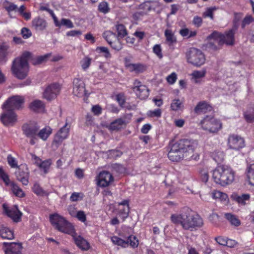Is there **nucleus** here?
<instances>
[{
    "mask_svg": "<svg viewBox=\"0 0 254 254\" xmlns=\"http://www.w3.org/2000/svg\"><path fill=\"white\" fill-rule=\"evenodd\" d=\"M170 219L172 223L180 225L185 230L193 231L203 225L202 218L187 207L182 208L179 214H172Z\"/></svg>",
    "mask_w": 254,
    "mask_h": 254,
    "instance_id": "1",
    "label": "nucleus"
},
{
    "mask_svg": "<svg viewBox=\"0 0 254 254\" xmlns=\"http://www.w3.org/2000/svg\"><path fill=\"white\" fill-rule=\"evenodd\" d=\"M198 145L197 141L191 139H182L170 144L168 157L173 162L182 160L187 153L191 154Z\"/></svg>",
    "mask_w": 254,
    "mask_h": 254,
    "instance_id": "2",
    "label": "nucleus"
},
{
    "mask_svg": "<svg viewBox=\"0 0 254 254\" xmlns=\"http://www.w3.org/2000/svg\"><path fill=\"white\" fill-rule=\"evenodd\" d=\"M30 56V52H24L20 56L16 58L12 62L11 71L15 77L19 79L25 78L29 71L27 59Z\"/></svg>",
    "mask_w": 254,
    "mask_h": 254,
    "instance_id": "3",
    "label": "nucleus"
},
{
    "mask_svg": "<svg viewBox=\"0 0 254 254\" xmlns=\"http://www.w3.org/2000/svg\"><path fill=\"white\" fill-rule=\"evenodd\" d=\"M212 178L216 184L224 187L231 184L233 182L235 172L228 166H218L213 170Z\"/></svg>",
    "mask_w": 254,
    "mask_h": 254,
    "instance_id": "4",
    "label": "nucleus"
},
{
    "mask_svg": "<svg viewBox=\"0 0 254 254\" xmlns=\"http://www.w3.org/2000/svg\"><path fill=\"white\" fill-rule=\"evenodd\" d=\"M49 219L52 225L58 231L67 234H72L74 232L71 224L59 214H50Z\"/></svg>",
    "mask_w": 254,
    "mask_h": 254,
    "instance_id": "5",
    "label": "nucleus"
},
{
    "mask_svg": "<svg viewBox=\"0 0 254 254\" xmlns=\"http://www.w3.org/2000/svg\"><path fill=\"white\" fill-rule=\"evenodd\" d=\"M187 62L196 67H200L205 62V57L203 52L195 48H191L186 53Z\"/></svg>",
    "mask_w": 254,
    "mask_h": 254,
    "instance_id": "6",
    "label": "nucleus"
},
{
    "mask_svg": "<svg viewBox=\"0 0 254 254\" xmlns=\"http://www.w3.org/2000/svg\"><path fill=\"white\" fill-rule=\"evenodd\" d=\"M235 33L232 31L228 30L224 34H221L217 31H214L207 37L208 39H214L218 45L225 44L227 45H233L235 42Z\"/></svg>",
    "mask_w": 254,
    "mask_h": 254,
    "instance_id": "7",
    "label": "nucleus"
},
{
    "mask_svg": "<svg viewBox=\"0 0 254 254\" xmlns=\"http://www.w3.org/2000/svg\"><path fill=\"white\" fill-rule=\"evenodd\" d=\"M2 112L0 116V120L5 127H13L17 122V115L11 109L1 108Z\"/></svg>",
    "mask_w": 254,
    "mask_h": 254,
    "instance_id": "8",
    "label": "nucleus"
},
{
    "mask_svg": "<svg viewBox=\"0 0 254 254\" xmlns=\"http://www.w3.org/2000/svg\"><path fill=\"white\" fill-rule=\"evenodd\" d=\"M21 129L25 136L30 138V144L34 145L36 140L37 139V133L39 126L36 124L26 123L22 126Z\"/></svg>",
    "mask_w": 254,
    "mask_h": 254,
    "instance_id": "9",
    "label": "nucleus"
},
{
    "mask_svg": "<svg viewBox=\"0 0 254 254\" xmlns=\"http://www.w3.org/2000/svg\"><path fill=\"white\" fill-rule=\"evenodd\" d=\"M200 124L203 129L210 132H216L222 127V124L219 120L209 116L205 117Z\"/></svg>",
    "mask_w": 254,
    "mask_h": 254,
    "instance_id": "10",
    "label": "nucleus"
},
{
    "mask_svg": "<svg viewBox=\"0 0 254 254\" xmlns=\"http://www.w3.org/2000/svg\"><path fill=\"white\" fill-rule=\"evenodd\" d=\"M24 103V98L20 95H13L9 97L2 104L1 108H7L14 110L22 108Z\"/></svg>",
    "mask_w": 254,
    "mask_h": 254,
    "instance_id": "11",
    "label": "nucleus"
},
{
    "mask_svg": "<svg viewBox=\"0 0 254 254\" xmlns=\"http://www.w3.org/2000/svg\"><path fill=\"white\" fill-rule=\"evenodd\" d=\"M70 126L68 127V124L65 123L64 125L61 127L54 136L52 145L56 148H58L63 141L66 139L69 135Z\"/></svg>",
    "mask_w": 254,
    "mask_h": 254,
    "instance_id": "12",
    "label": "nucleus"
},
{
    "mask_svg": "<svg viewBox=\"0 0 254 254\" xmlns=\"http://www.w3.org/2000/svg\"><path fill=\"white\" fill-rule=\"evenodd\" d=\"M103 37L113 49L117 51L122 49L123 45L120 41L121 38H118L115 33L111 31H106L103 33Z\"/></svg>",
    "mask_w": 254,
    "mask_h": 254,
    "instance_id": "13",
    "label": "nucleus"
},
{
    "mask_svg": "<svg viewBox=\"0 0 254 254\" xmlns=\"http://www.w3.org/2000/svg\"><path fill=\"white\" fill-rule=\"evenodd\" d=\"M132 89L136 96L141 100L146 99L149 95L148 88L137 79L134 81Z\"/></svg>",
    "mask_w": 254,
    "mask_h": 254,
    "instance_id": "14",
    "label": "nucleus"
},
{
    "mask_svg": "<svg viewBox=\"0 0 254 254\" xmlns=\"http://www.w3.org/2000/svg\"><path fill=\"white\" fill-rule=\"evenodd\" d=\"M2 207L4 213L13 221L17 222L20 221L22 213L19 210L17 205H15L12 207H8L6 204H3Z\"/></svg>",
    "mask_w": 254,
    "mask_h": 254,
    "instance_id": "15",
    "label": "nucleus"
},
{
    "mask_svg": "<svg viewBox=\"0 0 254 254\" xmlns=\"http://www.w3.org/2000/svg\"><path fill=\"white\" fill-rule=\"evenodd\" d=\"M72 93L78 97H83L86 94L85 85L82 79L78 78L73 79Z\"/></svg>",
    "mask_w": 254,
    "mask_h": 254,
    "instance_id": "16",
    "label": "nucleus"
},
{
    "mask_svg": "<svg viewBox=\"0 0 254 254\" xmlns=\"http://www.w3.org/2000/svg\"><path fill=\"white\" fill-rule=\"evenodd\" d=\"M228 143L230 148L236 150H239L245 146L244 138L237 135H230L228 138Z\"/></svg>",
    "mask_w": 254,
    "mask_h": 254,
    "instance_id": "17",
    "label": "nucleus"
},
{
    "mask_svg": "<svg viewBox=\"0 0 254 254\" xmlns=\"http://www.w3.org/2000/svg\"><path fill=\"white\" fill-rule=\"evenodd\" d=\"M60 91V87L59 84H52L46 88L43 93V97L47 100L51 101L57 97Z\"/></svg>",
    "mask_w": 254,
    "mask_h": 254,
    "instance_id": "18",
    "label": "nucleus"
},
{
    "mask_svg": "<svg viewBox=\"0 0 254 254\" xmlns=\"http://www.w3.org/2000/svg\"><path fill=\"white\" fill-rule=\"evenodd\" d=\"M97 184L99 186L104 188L109 186L114 181L112 175L109 172L103 171L98 176Z\"/></svg>",
    "mask_w": 254,
    "mask_h": 254,
    "instance_id": "19",
    "label": "nucleus"
},
{
    "mask_svg": "<svg viewBox=\"0 0 254 254\" xmlns=\"http://www.w3.org/2000/svg\"><path fill=\"white\" fill-rule=\"evenodd\" d=\"M47 26V21L40 16L35 17L31 21V28L36 32H42L46 30Z\"/></svg>",
    "mask_w": 254,
    "mask_h": 254,
    "instance_id": "20",
    "label": "nucleus"
},
{
    "mask_svg": "<svg viewBox=\"0 0 254 254\" xmlns=\"http://www.w3.org/2000/svg\"><path fill=\"white\" fill-rule=\"evenodd\" d=\"M17 180L21 182L23 185L27 186L29 183V172L27 166H22L15 172Z\"/></svg>",
    "mask_w": 254,
    "mask_h": 254,
    "instance_id": "21",
    "label": "nucleus"
},
{
    "mask_svg": "<svg viewBox=\"0 0 254 254\" xmlns=\"http://www.w3.org/2000/svg\"><path fill=\"white\" fill-rule=\"evenodd\" d=\"M159 6V3L156 0H146L138 5L137 8L142 10L144 14L151 10H155Z\"/></svg>",
    "mask_w": 254,
    "mask_h": 254,
    "instance_id": "22",
    "label": "nucleus"
},
{
    "mask_svg": "<svg viewBox=\"0 0 254 254\" xmlns=\"http://www.w3.org/2000/svg\"><path fill=\"white\" fill-rule=\"evenodd\" d=\"M4 252H10L13 254H21L22 245L17 243H3Z\"/></svg>",
    "mask_w": 254,
    "mask_h": 254,
    "instance_id": "23",
    "label": "nucleus"
},
{
    "mask_svg": "<svg viewBox=\"0 0 254 254\" xmlns=\"http://www.w3.org/2000/svg\"><path fill=\"white\" fill-rule=\"evenodd\" d=\"M212 109L211 106L206 101H200L198 103L194 109V111L196 114L205 113L207 111H210Z\"/></svg>",
    "mask_w": 254,
    "mask_h": 254,
    "instance_id": "24",
    "label": "nucleus"
},
{
    "mask_svg": "<svg viewBox=\"0 0 254 254\" xmlns=\"http://www.w3.org/2000/svg\"><path fill=\"white\" fill-rule=\"evenodd\" d=\"M0 236L3 239L12 240L14 238L13 232L1 224H0Z\"/></svg>",
    "mask_w": 254,
    "mask_h": 254,
    "instance_id": "25",
    "label": "nucleus"
},
{
    "mask_svg": "<svg viewBox=\"0 0 254 254\" xmlns=\"http://www.w3.org/2000/svg\"><path fill=\"white\" fill-rule=\"evenodd\" d=\"M74 242L77 246L83 251H87L90 248L89 242L81 236L74 238Z\"/></svg>",
    "mask_w": 254,
    "mask_h": 254,
    "instance_id": "26",
    "label": "nucleus"
},
{
    "mask_svg": "<svg viewBox=\"0 0 254 254\" xmlns=\"http://www.w3.org/2000/svg\"><path fill=\"white\" fill-rule=\"evenodd\" d=\"M48 57L47 55L40 56H34L32 55V53H30V56L27 59V62L29 61L33 65H37L45 62L47 60Z\"/></svg>",
    "mask_w": 254,
    "mask_h": 254,
    "instance_id": "27",
    "label": "nucleus"
},
{
    "mask_svg": "<svg viewBox=\"0 0 254 254\" xmlns=\"http://www.w3.org/2000/svg\"><path fill=\"white\" fill-rule=\"evenodd\" d=\"M128 123L125 119L118 118L111 123L110 128L113 130H118L123 125H126Z\"/></svg>",
    "mask_w": 254,
    "mask_h": 254,
    "instance_id": "28",
    "label": "nucleus"
},
{
    "mask_svg": "<svg viewBox=\"0 0 254 254\" xmlns=\"http://www.w3.org/2000/svg\"><path fill=\"white\" fill-rule=\"evenodd\" d=\"M52 132V128L49 127H45L38 131L37 137L46 141Z\"/></svg>",
    "mask_w": 254,
    "mask_h": 254,
    "instance_id": "29",
    "label": "nucleus"
},
{
    "mask_svg": "<svg viewBox=\"0 0 254 254\" xmlns=\"http://www.w3.org/2000/svg\"><path fill=\"white\" fill-rule=\"evenodd\" d=\"M213 198L221 202H227L229 199L226 193L218 190H214L212 193Z\"/></svg>",
    "mask_w": 254,
    "mask_h": 254,
    "instance_id": "30",
    "label": "nucleus"
},
{
    "mask_svg": "<svg viewBox=\"0 0 254 254\" xmlns=\"http://www.w3.org/2000/svg\"><path fill=\"white\" fill-rule=\"evenodd\" d=\"M45 106L43 102L39 100H35L29 105V108L34 112H39L43 110Z\"/></svg>",
    "mask_w": 254,
    "mask_h": 254,
    "instance_id": "31",
    "label": "nucleus"
},
{
    "mask_svg": "<svg viewBox=\"0 0 254 254\" xmlns=\"http://www.w3.org/2000/svg\"><path fill=\"white\" fill-rule=\"evenodd\" d=\"M164 34L166 42L169 46L172 45L177 42L176 38L171 30L166 29L165 31Z\"/></svg>",
    "mask_w": 254,
    "mask_h": 254,
    "instance_id": "32",
    "label": "nucleus"
},
{
    "mask_svg": "<svg viewBox=\"0 0 254 254\" xmlns=\"http://www.w3.org/2000/svg\"><path fill=\"white\" fill-rule=\"evenodd\" d=\"M206 73L205 69H202L201 70H194L191 74L192 79L194 80V82L195 83H200L199 79L200 78L204 77Z\"/></svg>",
    "mask_w": 254,
    "mask_h": 254,
    "instance_id": "33",
    "label": "nucleus"
},
{
    "mask_svg": "<svg viewBox=\"0 0 254 254\" xmlns=\"http://www.w3.org/2000/svg\"><path fill=\"white\" fill-rule=\"evenodd\" d=\"M247 176L249 184L254 186V163L248 167Z\"/></svg>",
    "mask_w": 254,
    "mask_h": 254,
    "instance_id": "34",
    "label": "nucleus"
},
{
    "mask_svg": "<svg viewBox=\"0 0 254 254\" xmlns=\"http://www.w3.org/2000/svg\"><path fill=\"white\" fill-rule=\"evenodd\" d=\"M225 217L232 225L236 227L240 225V221L236 215L232 213H227L225 214Z\"/></svg>",
    "mask_w": 254,
    "mask_h": 254,
    "instance_id": "35",
    "label": "nucleus"
},
{
    "mask_svg": "<svg viewBox=\"0 0 254 254\" xmlns=\"http://www.w3.org/2000/svg\"><path fill=\"white\" fill-rule=\"evenodd\" d=\"M116 29L118 33L117 37L118 38H123L127 34V32L126 27L122 24L116 25Z\"/></svg>",
    "mask_w": 254,
    "mask_h": 254,
    "instance_id": "36",
    "label": "nucleus"
},
{
    "mask_svg": "<svg viewBox=\"0 0 254 254\" xmlns=\"http://www.w3.org/2000/svg\"><path fill=\"white\" fill-rule=\"evenodd\" d=\"M170 108L172 111L177 112L183 110L184 108V105L183 102L180 99H175L172 100Z\"/></svg>",
    "mask_w": 254,
    "mask_h": 254,
    "instance_id": "37",
    "label": "nucleus"
},
{
    "mask_svg": "<svg viewBox=\"0 0 254 254\" xmlns=\"http://www.w3.org/2000/svg\"><path fill=\"white\" fill-rule=\"evenodd\" d=\"M11 190L13 193L16 196L19 197H23L25 196V194L21 189L16 184L13 182L10 183Z\"/></svg>",
    "mask_w": 254,
    "mask_h": 254,
    "instance_id": "38",
    "label": "nucleus"
},
{
    "mask_svg": "<svg viewBox=\"0 0 254 254\" xmlns=\"http://www.w3.org/2000/svg\"><path fill=\"white\" fill-rule=\"evenodd\" d=\"M111 240L114 245L121 246L123 248H127L128 245V241L124 240L116 236L112 237Z\"/></svg>",
    "mask_w": 254,
    "mask_h": 254,
    "instance_id": "39",
    "label": "nucleus"
},
{
    "mask_svg": "<svg viewBox=\"0 0 254 254\" xmlns=\"http://www.w3.org/2000/svg\"><path fill=\"white\" fill-rule=\"evenodd\" d=\"M33 192L37 195L44 196L48 195L49 193H47L40 186L38 183L34 184L32 188Z\"/></svg>",
    "mask_w": 254,
    "mask_h": 254,
    "instance_id": "40",
    "label": "nucleus"
},
{
    "mask_svg": "<svg viewBox=\"0 0 254 254\" xmlns=\"http://www.w3.org/2000/svg\"><path fill=\"white\" fill-rule=\"evenodd\" d=\"M250 198V195L249 194H243L241 195H236L234 197V199L239 204L243 205L246 204V201H249Z\"/></svg>",
    "mask_w": 254,
    "mask_h": 254,
    "instance_id": "41",
    "label": "nucleus"
},
{
    "mask_svg": "<svg viewBox=\"0 0 254 254\" xmlns=\"http://www.w3.org/2000/svg\"><path fill=\"white\" fill-rule=\"evenodd\" d=\"M96 52L100 54H102V56L107 59L111 58V54L107 47H97L96 49Z\"/></svg>",
    "mask_w": 254,
    "mask_h": 254,
    "instance_id": "42",
    "label": "nucleus"
},
{
    "mask_svg": "<svg viewBox=\"0 0 254 254\" xmlns=\"http://www.w3.org/2000/svg\"><path fill=\"white\" fill-rule=\"evenodd\" d=\"M129 212V207L128 206H124L122 208H119L118 215L122 218L123 221H124L128 216Z\"/></svg>",
    "mask_w": 254,
    "mask_h": 254,
    "instance_id": "43",
    "label": "nucleus"
},
{
    "mask_svg": "<svg viewBox=\"0 0 254 254\" xmlns=\"http://www.w3.org/2000/svg\"><path fill=\"white\" fill-rule=\"evenodd\" d=\"M52 161L51 159L46 160L45 161H42L41 163L39 164L38 167L41 169L43 170L44 173L46 174L48 173V170L51 165Z\"/></svg>",
    "mask_w": 254,
    "mask_h": 254,
    "instance_id": "44",
    "label": "nucleus"
},
{
    "mask_svg": "<svg viewBox=\"0 0 254 254\" xmlns=\"http://www.w3.org/2000/svg\"><path fill=\"white\" fill-rule=\"evenodd\" d=\"M0 179H1L6 186L10 184L8 175L4 171L2 167H0Z\"/></svg>",
    "mask_w": 254,
    "mask_h": 254,
    "instance_id": "45",
    "label": "nucleus"
},
{
    "mask_svg": "<svg viewBox=\"0 0 254 254\" xmlns=\"http://www.w3.org/2000/svg\"><path fill=\"white\" fill-rule=\"evenodd\" d=\"M217 9L218 7L216 6L208 7L204 12L203 15L205 17H210L211 19H213V12Z\"/></svg>",
    "mask_w": 254,
    "mask_h": 254,
    "instance_id": "46",
    "label": "nucleus"
},
{
    "mask_svg": "<svg viewBox=\"0 0 254 254\" xmlns=\"http://www.w3.org/2000/svg\"><path fill=\"white\" fill-rule=\"evenodd\" d=\"M116 100L119 105L122 107H124L126 102V97L123 93H120L116 95Z\"/></svg>",
    "mask_w": 254,
    "mask_h": 254,
    "instance_id": "47",
    "label": "nucleus"
},
{
    "mask_svg": "<svg viewBox=\"0 0 254 254\" xmlns=\"http://www.w3.org/2000/svg\"><path fill=\"white\" fill-rule=\"evenodd\" d=\"M127 241H128L129 245L133 248H137L138 246V240L136 237L134 236L130 235L128 236Z\"/></svg>",
    "mask_w": 254,
    "mask_h": 254,
    "instance_id": "48",
    "label": "nucleus"
},
{
    "mask_svg": "<svg viewBox=\"0 0 254 254\" xmlns=\"http://www.w3.org/2000/svg\"><path fill=\"white\" fill-rule=\"evenodd\" d=\"M7 48L5 45H0V62H5Z\"/></svg>",
    "mask_w": 254,
    "mask_h": 254,
    "instance_id": "49",
    "label": "nucleus"
},
{
    "mask_svg": "<svg viewBox=\"0 0 254 254\" xmlns=\"http://www.w3.org/2000/svg\"><path fill=\"white\" fill-rule=\"evenodd\" d=\"M254 21V18L252 15H247L242 20L241 27L243 29H244L247 25L250 24Z\"/></svg>",
    "mask_w": 254,
    "mask_h": 254,
    "instance_id": "50",
    "label": "nucleus"
},
{
    "mask_svg": "<svg viewBox=\"0 0 254 254\" xmlns=\"http://www.w3.org/2000/svg\"><path fill=\"white\" fill-rule=\"evenodd\" d=\"M252 110V113H249L248 111H247L244 113L245 119L249 123H252L254 121V106L253 107Z\"/></svg>",
    "mask_w": 254,
    "mask_h": 254,
    "instance_id": "51",
    "label": "nucleus"
},
{
    "mask_svg": "<svg viewBox=\"0 0 254 254\" xmlns=\"http://www.w3.org/2000/svg\"><path fill=\"white\" fill-rule=\"evenodd\" d=\"M91 63V59L88 57H85L81 61V67L83 70L87 69Z\"/></svg>",
    "mask_w": 254,
    "mask_h": 254,
    "instance_id": "52",
    "label": "nucleus"
},
{
    "mask_svg": "<svg viewBox=\"0 0 254 254\" xmlns=\"http://www.w3.org/2000/svg\"><path fill=\"white\" fill-rule=\"evenodd\" d=\"M7 162L9 165L13 168H18V165L16 159L11 154L7 156Z\"/></svg>",
    "mask_w": 254,
    "mask_h": 254,
    "instance_id": "53",
    "label": "nucleus"
},
{
    "mask_svg": "<svg viewBox=\"0 0 254 254\" xmlns=\"http://www.w3.org/2000/svg\"><path fill=\"white\" fill-rule=\"evenodd\" d=\"M153 52L160 59L163 58L162 49L160 45H155L153 48Z\"/></svg>",
    "mask_w": 254,
    "mask_h": 254,
    "instance_id": "54",
    "label": "nucleus"
},
{
    "mask_svg": "<svg viewBox=\"0 0 254 254\" xmlns=\"http://www.w3.org/2000/svg\"><path fill=\"white\" fill-rule=\"evenodd\" d=\"M99 10L104 13H107L109 11L108 4L106 2H101L98 6Z\"/></svg>",
    "mask_w": 254,
    "mask_h": 254,
    "instance_id": "55",
    "label": "nucleus"
},
{
    "mask_svg": "<svg viewBox=\"0 0 254 254\" xmlns=\"http://www.w3.org/2000/svg\"><path fill=\"white\" fill-rule=\"evenodd\" d=\"M21 34L22 35V37L25 39H27L32 36L31 31L26 27H23L21 29Z\"/></svg>",
    "mask_w": 254,
    "mask_h": 254,
    "instance_id": "56",
    "label": "nucleus"
},
{
    "mask_svg": "<svg viewBox=\"0 0 254 254\" xmlns=\"http://www.w3.org/2000/svg\"><path fill=\"white\" fill-rule=\"evenodd\" d=\"M83 198V194L79 192H73L70 196V200L71 201H77L81 200Z\"/></svg>",
    "mask_w": 254,
    "mask_h": 254,
    "instance_id": "57",
    "label": "nucleus"
},
{
    "mask_svg": "<svg viewBox=\"0 0 254 254\" xmlns=\"http://www.w3.org/2000/svg\"><path fill=\"white\" fill-rule=\"evenodd\" d=\"M62 25L65 26L68 28H72L74 27L72 21L68 19L62 18L61 19Z\"/></svg>",
    "mask_w": 254,
    "mask_h": 254,
    "instance_id": "58",
    "label": "nucleus"
},
{
    "mask_svg": "<svg viewBox=\"0 0 254 254\" xmlns=\"http://www.w3.org/2000/svg\"><path fill=\"white\" fill-rule=\"evenodd\" d=\"M76 217L82 222H85L86 221V216L83 211H79L76 214Z\"/></svg>",
    "mask_w": 254,
    "mask_h": 254,
    "instance_id": "59",
    "label": "nucleus"
},
{
    "mask_svg": "<svg viewBox=\"0 0 254 254\" xmlns=\"http://www.w3.org/2000/svg\"><path fill=\"white\" fill-rule=\"evenodd\" d=\"M166 79L170 84H173L177 80V74L175 72H173L167 77Z\"/></svg>",
    "mask_w": 254,
    "mask_h": 254,
    "instance_id": "60",
    "label": "nucleus"
},
{
    "mask_svg": "<svg viewBox=\"0 0 254 254\" xmlns=\"http://www.w3.org/2000/svg\"><path fill=\"white\" fill-rule=\"evenodd\" d=\"M227 239L221 236H219L215 238V240L218 244L224 246H226V245H227Z\"/></svg>",
    "mask_w": 254,
    "mask_h": 254,
    "instance_id": "61",
    "label": "nucleus"
},
{
    "mask_svg": "<svg viewBox=\"0 0 254 254\" xmlns=\"http://www.w3.org/2000/svg\"><path fill=\"white\" fill-rule=\"evenodd\" d=\"M202 23V18L198 16H195L193 19V24L197 27H200Z\"/></svg>",
    "mask_w": 254,
    "mask_h": 254,
    "instance_id": "62",
    "label": "nucleus"
},
{
    "mask_svg": "<svg viewBox=\"0 0 254 254\" xmlns=\"http://www.w3.org/2000/svg\"><path fill=\"white\" fill-rule=\"evenodd\" d=\"M149 113L151 117L159 118L161 116V110L160 109H157L153 111H150Z\"/></svg>",
    "mask_w": 254,
    "mask_h": 254,
    "instance_id": "63",
    "label": "nucleus"
},
{
    "mask_svg": "<svg viewBox=\"0 0 254 254\" xmlns=\"http://www.w3.org/2000/svg\"><path fill=\"white\" fill-rule=\"evenodd\" d=\"M133 69L136 72H142L145 70V66L140 64H135Z\"/></svg>",
    "mask_w": 254,
    "mask_h": 254,
    "instance_id": "64",
    "label": "nucleus"
}]
</instances>
